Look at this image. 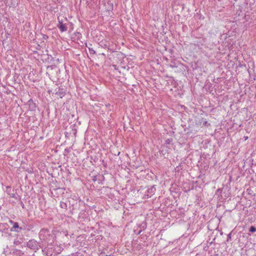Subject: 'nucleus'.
I'll use <instances>...</instances> for the list:
<instances>
[{
    "label": "nucleus",
    "mask_w": 256,
    "mask_h": 256,
    "mask_svg": "<svg viewBox=\"0 0 256 256\" xmlns=\"http://www.w3.org/2000/svg\"><path fill=\"white\" fill-rule=\"evenodd\" d=\"M256 231V228L254 226H252L250 228V232H254Z\"/></svg>",
    "instance_id": "nucleus-6"
},
{
    "label": "nucleus",
    "mask_w": 256,
    "mask_h": 256,
    "mask_svg": "<svg viewBox=\"0 0 256 256\" xmlns=\"http://www.w3.org/2000/svg\"><path fill=\"white\" fill-rule=\"evenodd\" d=\"M27 246L34 251L38 250L40 248V246L37 242L34 240H30L27 242Z\"/></svg>",
    "instance_id": "nucleus-1"
},
{
    "label": "nucleus",
    "mask_w": 256,
    "mask_h": 256,
    "mask_svg": "<svg viewBox=\"0 0 256 256\" xmlns=\"http://www.w3.org/2000/svg\"><path fill=\"white\" fill-rule=\"evenodd\" d=\"M60 207L62 208H64V209L66 208V207H67L66 204L64 202H60Z\"/></svg>",
    "instance_id": "nucleus-5"
},
{
    "label": "nucleus",
    "mask_w": 256,
    "mask_h": 256,
    "mask_svg": "<svg viewBox=\"0 0 256 256\" xmlns=\"http://www.w3.org/2000/svg\"><path fill=\"white\" fill-rule=\"evenodd\" d=\"M16 254H19L20 255V254L22 253V252L20 250H16L14 252Z\"/></svg>",
    "instance_id": "nucleus-8"
},
{
    "label": "nucleus",
    "mask_w": 256,
    "mask_h": 256,
    "mask_svg": "<svg viewBox=\"0 0 256 256\" xmlns=\"http://www.w3.org/2000/svg\"><path fill=\"white\" fill-rule=\"evenodd\" d=\"M64 96V94H62L60 95V98H62V96Z\"/></svg>",
    "instance_id": "nucleus-10"
},
{
    "label": "nucleus",
    "mask_w": 256,
    "mask_h": 256,
    "mask_svg": "<svg viewBox=\"0 0 256 256\" xmlns=\"http://www.w3.org/2000/svg\"><path fill=\"white\" fill-rule=\"evenodd\" d=\"M172 138L167 139L166 140V144H170L172 142Z\"/></svg>",
    "instance_id": "nucleus-7"
},
{
    "label": "nucleus",
    "mask_w": 256,
    "mask_h": 256,
    "mask_svg": "<svg viewBox=\"0 0 256 256\" xmlns=\"http://www.w3.org/2000/svg\"><path fill=\"white\" fill-rule=\"evenodd\" d=\"M207 123H208V122L206 121H205L204 122V124H206Z\"/></svg>",
    "instance_id": "nucleus-11"
},
{
    "label": "nucleus",
    "mask_w": 256,
    "mask_h": 256,
    "mask_svg": "<svg viewBox=\"0 0 256 256\" xmlns=\"http://www.w3.org/2000/svg\"><path fill=\"white\" fill-rule=\"evenodd\" d=\"M75 34L78 35V36L80 35V32H76V33H75Z\"/></svg>",
    "instance_id": "nucleus-9"
},
{
    "label": "nucleus",
    "mask_w": 256,
    "mask_h": 256,
    "mask_svg": "<svg viewBox=\"0 0 256 256\" xmlns=\"http://www.w3.org/2000/svg\"><path fill=\"white\" fill-rule=\"evenodd\" d=\"M156 191V188L153 186H152L150 189L148 190V192H150L151 194L154 193V192Z\"/></svg>",
    "instance_id": "nucleus-4"
},
{
    "label": "nucleus",
    "mask_w": 256,
    "mask_h": 256,
    "mask_svg": "<svg viewBox=\"0 0 256 256\" xmlns=\"http://www.w3.org/2000/svg\"><path fill=\"white\" fill-rule=\"evenodd\" d=\"M61 32H66L67 30V27L66 25L63 24L62 20L58 18V24L57 25Z\"/></svg>",
    "instance_id": "nucleus-2"
},
{
    "label": "nucleus",
    "mask_w": 256,
    "mask_h": 256,
    "mask_svg": "<svg viewBox=\"0 0 256 256\" xmlns=\"http://www.w3.org/2000/svg\"><path fill=\"white\" fill-rule=\"evenodd\" d=\"M10 222L11 224L13 225L12 228L14 229L16 232H19L20 230L18 229H19L20 230H21L22 229V228H19L18 222H14L12 220H10Z\"/></svg>",
    "instance_id": "nucleus-3"
}]
</instances>
